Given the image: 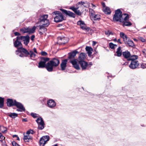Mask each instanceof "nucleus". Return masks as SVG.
I'll list each match as a JSON object with an SVG mask.
<instances>
[{"mask_svg": "<svg viewBox=\"0 0 146 146\" xmlns=\"http://www.w3.org/2000/svg\"><path fill=\"white\" fill-rule=\"evenodd\" d=\"M92 65V64L91 62L88 63V68L87 69L89 68Z\"/></svg>", "mask_w": 146, "mask_h": 146, "instance_id": "obj_52", "label": "nucleus"}, {"mask_svg": "<svg viewBox=\"0 0 146 146\" xmlns=\"http://www.w3.org/2000/svg\"><path fill=\"white\" fill-rule=\"evenodd\" d=\"M16 54L19 55L21 57H24L28 56L29 53L27 50L24 48L21 47L18 48V50L16 51Z\"/></svg>", "mask_w": 146, "mask_h": 146, "instance_id": "obj_2", "label": "nucleus"}, {"mask_svg": "<svg viewBox=\"0 0 146 146\" xmlns=\"http://www.w3.org/2000/svg\"><path fill=\"white\" fill-rule=\"evenodd\" d=\"M122 54L123 56L125 58H127V59L129 58L131 55L130 52L127 51L123 52Z\"/></svg>", "mask_w": 146, "mask_h": 146, "instance_id": "obj_26", "label": "nucleus"}, {"mask_svg": "<svg viewBox=\"0 0 146 146\" xmlns=\"http://www.w3.org/2000/svg\"><path fill=\"white\" fill-rule=\"evenodd\" d=\"M20 38L21 40H23L24 41V44L25 45H27L29 42L30 38L28 36H21L20 37Z\"/></svg>", "mask_w": 146, "mask_h": 146, "instance_id": "obj_14", "label": "nucleus"}, {"mask_svg": "<svg viewBox=\"0 0 146 146\" xmlns=\"http://www.w3.org/2000/svg\"><path fill=\"white\" fill-rule=\"evenodd\" d=\"M34 38H35V36L33 35H32L31 37V40H33Z\"/></svg>", "mask_w": 146, "mask_h": 146, "instance_id": "obj_55", "label": "nucleus"}, {"mask_svg": "<svg viewBox=\"0 0 146 146\" xmlns=\"http://www.w3.org/2000/svg\"><path fill=\"white\" fill-rule=\"evenodd\" d=\"M126 35L123 32H121L120 33V36L122 38Z\"/></svg>", "mask_w": 146, "mask_h": 146, "instance_id": "obj_50", "label": "nucleus"}, {"mask_svg": "<svg viewBox=\"0 0 146 146\" xmlns=\"http://www.w3.org/2000/svg\"><path fill=\"white\" fill-rule=\"evenodd\" d=\"M122 38L123 39V41L125 43V42H127V41L128 39V37H127L126 35L125 36H123V37Z\"/></svg>", "mask_w": 146, "mask_h": 146, "instance_id": "obj_45", "label": "nucleus"}, {"mask_svg": "<svg viewBox=\"0 0 146 146\" xmlns=\"http://www.w3.org/2000/svg\"><path fill=\"white\" fill-rule=\"evenodd\" d=\"M16 101L15 100H13L11 99H8L7 100V105L8 106H15Z\"/></svg>", "mask_w": 146, "mask_h": 146, "instance_id": "obj_19", "label": "nucleus"}, {"mask_svg": "<svg viewBox=\"0 0 146 146\" xmlns=\"http://www.w3.org/2000/svg\"><path fill=\"white\" fill-rule=\"evenodd\" d=\"M24 140L26 142H28L30 140H31L32 138V137H31L29 135H26L25 134H24Z\"/></svg>", "mask_w": 146, "mask_h": 146, "instance_id": "obj_25", "label": "nucleus"}, {"mask_svg": "<svg viewBox=\"0 0 146 146\" xmlns=\"http://www.w3.org/2000/svg\"><path fill=\"white\" fill-rule=\"evenodd\" d=\"M102 5L103 7V9L104 12L106 14H109L111 13V11L110 8L106 6L105 3L102 2Z\"/></svg>", "mask_w": 146, "mask_h": 146, "instance_id": "obj_11", "label": "nucleus"}, {"mask_svg": "<svg viewBox=\"0 0 146 146\" xmlns=\"http://www.w3.org/2000/svg\"><path fill=\"white\" fill-rule=\"evenodd\" d=\"M59 63V61L58 59L54 58L47 63L46 69L48 71L52 72L53 71V67L57 66Z\"/></svg>", "mask_w": 146, "mask_h": 146, "instance_id": "obj_1", "label": "nucleus"}, {"mask_svg": "<svg viewBox=\"0 0 146 146\" xmlns=\"http://www.w3.org/2000/svg\"><path fill=\"white\" fill-rule=\"evenodd\" d=\"M105 34L108 36H109L110 35H113L112 33L109 31H108L105 32Z\"/></svg>", "mask_w": 146, "mask_h": 146, "instance_id": "obj_44", "label": "nucleus"}, {"mask_svg": "<svg viewBox=\"0 0 146 146\" xmlns=\"http://www.w3.org/2000/svg\"><path fill=\"white\" fill-rule=\"evenodd\" d=\"M12 143L13 146H20L19 145H18L16 142L15 141L12 142Z\"/></svg>", "mask_w": 146, "mask_h": 146, "instance_id": "obj_47", "label": "nucleus"}, {"mask_svg": "<svg viewBox=\"0 0 146 146\" xmlns=\"http://www.w3.org/2000/svg\"><path fill=\"white\" fill-rule=\"evenodd\" d=\"M86 50L87 52L88 53L89 56H91V54L92 53L93 51L92 48L89 46H86Z\"/></svg>", "mask_w": 146, "mask_h": 146, "instance_id": "obj_29", "label": "nucleus"}, {"mask_svg": "<svg viewBox=\"0 0 146 146\" xmlns=\"http://www.w3.org/2000/svg\"><path fill=\"white\" fill-rule=\"evenodd\" d=\"M44 26L43 25L40 26L38 32L40 35L43 34V33H45L47 31L46 29L45 28Z\"/></svg>", "mask_w": 146, "mask_h": 146, "instance_id": "obj_22", "label": "nucleus"}, {"mask_svg": "<svg viewBox=\"0 0 146 146\" xmlns=\"http://www.w3.org/2000/svg\"><path fill=\"white\" fill-rule=\"evenodd\" d=\"M110 47L111 49H114L115 47H117V45L113 44L111 42L109 44Z\"/></svg>", "mask_w": 146, "mask_h": 146, "instance_id": "obj_40", "label": "nucleus"}, {"mask_svg": "<svg viewBox=\"0 0 146 146\" xmlns=\"http://www.w3.org/2000/svg\"><path fill=\"white\" fill-rule=\"evenodd\" d=\"M23 121H27V120L26 119H23Z\"/></svg>", "mask_w": 146, "mask_h": 146, "instance_id": "obj_60", "label": "nucleus"}, {"mask_svg": "<svg viewBox=\"0 0 146 146\" xmlns=\"http://www.w3.org/2000/svg\"><path fill=\"white\" fill-rule=\"evenodd\" d=\"M60 10L62 11L63 13L70 17H72L74 18L75 17V14L72 12L63 9H60Z\"/></svg>", "mask_w": 146, "mask_h": 146, "instance_id": "obj_9", "label": "nucleus"}, {"mask_svg": "<svg viewBox=\"0 0 146 146\" xmlns=\"http://www.w3.org/2000/svg\"><path fill=\"white\" fill-rule=\"evenodd\" d=\"M41 54L42 56H45L47 54L46 52L42 51L41 52Z\"/></svg>", "mask_w": 146, "mask_h": 146, "instance_id": "obj_49", "label": "nucleus"}, {"mask_svg": "<svg viewBox=\"0 0 146 146\" xmlns=\"http://www.w3.org/2000/svg\"><path fill=\"white\" fill-rule=\"evenodd\" d=\"M138 39L139 40H141L142 42H144L146 41L145 39L141 37H139Z\"/></svg>", "mask_w": 146, "mask_h": 146, "instance_id": "obj_46", "label": "nucleus"}, {"mask_svg": "<svg viewBox=\"0 0 146 146\" xmlns=\"http://www.w3.org/2000/svg\"><path fill=\"white\" fill-rule=\"evenodd\" d=\"M52 146H58V145L57 144H55Z\"/></svg>", "mask_w": 146, "mask_h": 146, "instance_id": "obj_64", "label": "nucleus"}, {"mask_svg": "<svg viewBox=\"0 0 146 146\" xmlns=\"http://www.w3.org/2000/svg\"><path fill=\"white\" fill-rule=\"evenodd\" d=\"M29 52L30 53L29 55H30V58L32 59H33L35 58L36 55V54L32 50L30 51Z\"/></svg>", "mask_w": 146, "mask_h": 146, "instance_id": "obj_32", "label": "nucleus"}, {"mask_svg": "<svg viewBox=\"0 0 146 146\" xmlns=\"http://www.w3.org/2000/svg\"><path fill=\"white\" fill-rule=\"evenodd\" d=\"M139 65V63L137 60H133L131 61L129 65V67L130 68L134 69L137 68Z\"/></svg>", "mask_w": 146, "mask_h": 146, "instance_id": "obj_13", "label": "nucleus"}, {"mask_svg": "<svg viewBox=\"0 0 146 146\" xmlns=\"http://www.w3.org/2000/svg\"><path fill=\"white\" fill-rule=\"evenodd\" d=\"M122 51L120 47H119L117 49L116 52L117 54V56H118L120 57L122 55Z\"/></svg>", "mask_w": 146, "mask_h": 146, "instance_id": "obj_31", "label": "nucleus"}, {"mask_svg": "<svg viewBox=\"0 0 146 146\" xmlns=\"http://www.w3.org/2000/svg\"><path fill=\"white\" fill-rule=\"evenodd\" d=\"M77 24L78 25H80L81 28L83 30H87V29L86 28V25L83 21H80L77 22Z\"/></svg>", "mask_w": 146, "mask_h": 146, "instance_id": "obj_23", "label": "nucleus"}, {"mask_svg": "<svg viewBox=\"0 0 146 146\" xmlns=\"http://www.w3.org/2000/svg\"><path fill=\"white\" fill-rule=\"evenodd\" d=\"M31 116L34 118H35L36 117V114L33 113H31Z\"/></svg>", "mask_w": 146, "mask_h": 146, "instance_id": "obj_51", "label": "nucleus"}, {"mask_svg": "<svg viewBox=\"0 0 146 146\" xmlns=\"http://www.w3.org/2000/svg\"><path fill=\"white\" fill-rule=\"evenodd\" d=\"M78 51L77 50H75L72 52V53H70L69 54V56L68 57L69 59H72L74 58L75 56H76V54L77 53H78Z\"/></svg>", "mask_w": 146, "mask_h": 146, "instance_id": "obj_28", "label": "nucleus"}, {"mask_svg": "<svg viewBox=\"0 0 146 146\" xmlns=\"http://www.w3.org/2000/svg\"><path fill=\"white\" fill-rule=\"evenodd\" d=\"M45 65L44 62L40 61L38 63V67L39 68H43L45 67Z\"/></svg>", "mask_w": 146, "mask_h": 146, "instance_id": "obj_35", "label": "nucleus"}, {"mask_svg": "<svg viewBox=\"0 0 146 146\" xmlns=\"http://www.w3.org/2000/svg\"><path fill=\"white\" fill-rule=\"evenodd\" d=\"M36 27L34 26L32 28H23L20 30L21 32L22 33H33L35 30Z\"/></svg>", "mask_w": 146, "mask_h": 146, "instance_id": "obj_6", "label": "nucleus"}, {"mask_svg": "<svg viewBox=\"0 0 146 146\" xmlns=\"http://www.w3.org/2000/svg\"><path fill=\"white\" fill-rule=\"evenodd\" d=\"M71 62L72 64L73 67L77 70H80V68L77 63L76 60L74 59L72 60Z\"/></svg>", "mask_w": 146, "mask_h": 146, "instance_id": "obj_21", "label": "nucleus"}, {"mask_svg": "<svg viewBox=\"0 0 146 146\" xmlns=\"http://www.w3.org/2000/svg\"><path fill=\"white\" fill-rule=\"evenodd\" d=\"M133 40L135 41H136V42H137V40L136 39H135V38H134L133 39Z\"/></svg>", "mask_w": 146, "mask_h": 146, "instance_id": "obj_62", "label": "nucleus"}, {"mask_svg": "<svg viewBox=\"0 0 146 146\" xmlns=\"http://www.w3.org/2000/svg\"><path fill=\"white\" fill-rule=\"evenodd\" d=\"M143 53L144 54L145 56H146V49H144L142 51Z\"/></svg>", "mask_w": 146, "mask_h": 146, "instance_id": "obj_53", "label": "nucleus"}, {"mask_svg": "<svg viewBox=\"0 0 146 146\" xmlns=\"http://www.w3.org/2000/svg\"><path fill=\"white\" fill-rule=\"evenodd\" d=\"M83 70L87 69L88 68V63L85 61L79 62Z\"/></svg>", "mask_w": 146, "mask_h": 146, "instance_id": "obj_16", "label": "nucleus"}, {"mask_svg": "<svg viewBox=\"0 0 146 146\" xmlns=\"http://www.w3.org/2000/svg\"><path fill=\"white\" fill-rule=\"evenodd\" d=\"M95 6L93 4H92V8H93L94 7H95Z\"/></svg>", "mask_w": 146, "mask_h": 146, "instance_id": "obj_61", "label": "nucleus"}, {"mask_svg": "<svg viewBox=\"0 0 146 146\" xmlns=\"http://www.w3.org/2000/svg\"><path fill=\"white\" fill-rule=\"evenodd\" d=\"M123 22H124L123 24V25L124 26H129L131 25V23L130 22L126 21Z\"/></svg>", "mask_w": 146, "mask_h": 146, "instance_id": "obj_41", "label": "nucleus"}, {"mask_svg": "<svg viewBox=\"0 0 146 146\" xmlns=\"http://www.w3.org/2000/svg\"><path fill=\"white\" fill-rule=\"evenodd\" d=\"M15 106L19 109V110H17V111H22L25 110V108H24L23 105L19 102L16 101Z\"/></svg>", "mask_w": 146, "mask_h": 146, "instance_id": "obj_17", "label": "nucleus"}, {"mask_svg": "<svg viewBox=\"0 0 146 146\" xmlns=\"http://www.w3.org/2000/svg\"><path fill=\"white\" fill-rule=\"evenodd\" d=\"M96 44V42L95 41H93L92 45L93 46H94Z\"/></svg>", "mask_w": 146, "mask_h": 146, "instance_id": "obj_58", "label": "nucleus"}, {"mask_svg": "<svg viewBox=\"0 0 146 146\" xmlns=\"http://www.w3.org/2000/svg\"><path fill=\"white\" fill-rule=\"evenodd\" d=\"M0 138L3 139H4L5 138V137L3 136L2 135H1V137H0Z\"/></svg>", "mask_w": 146, "mask_h": 146, "instance_id": "obj_59", "label": "nucleus"}, {"mask_svg": "<svg viewBox=\"0 0 146 146\" xmlns=\"http://www.w3.org/2000/svg\"><path fill=\"white\" fill-rule=\"evenodd\" d=\"M117 41L118 42H119L120 44H121L122 43L121 42V40L120 39H119L117 40Z\"/></svg>", "mask_w": 146, "mask_h": 146, "instance_id": "obj_57", "label": "nucleus"}, {"mask_svg": "<svg viewBox=\"0 0 146 146\" xmlns=\"http://www.w3.org/2000/svg\"><path fill=\"white\" fill-rule=\"evenodd\" d=\"M4 106V98L0 97V108H2Z\"/></svg>", "mask_w": 146, "mask_h": 146, "instance_id": "obj_38", "label": "nucleus"}, {"mask_svg": "<svg viewBox=\"0 0 146 146\" xmlns=\"http://www.w3.org/2000/svg\"><path fill=\"white\" fill-rule=\"evenodd\" d=\"M0 129L3 133H6L7 131V129L3 126L1 127Z\"/></svg>", "mask_w": 146, "mask_h": 146, "instance_id": "obj_39", "label": "nucleus"}, {"mask_svg": "<svg viewBox=\"0 0 146 146\" xmlns=\"http://www.w3.org/2000/svg\"><path fill=\"white\" fill-rule=\"evenodd\" d=\"M92 20H99L100 19V14H94L91 16Z\"/></svg>", "mask_w": 146, "mask_h": 146, "instance_id": "obj_27", "label": "nucleus"}, {"mask_svg": "<svg viewBox=\"0 0 146 146\" xmlns=\"http://www.w3.org/2000/svg\"><path fill=\"white\" fill-rule=\"evenodd\" d=\"M41 61L43 62H44L45 64H46V63L48 61L49 59L48 58H46V57H42L41 58Z\"/></svg>", "mask_w": 146, "mask_h": 146, "instance_id": "obj_37", "label": "nucleus"}, {"mask_svg": "<svg viewBox=\"0 0 146 146\" xmlns=\"http://www.w3.org/2000/svg\"><path fill=\"white\" fill-rule=\"evenodd\" d=\"M8 115L12 118H15L17 116V114L15 113H8Z\"/></svg>", "mask_w": 146, "mask_h": 146, "instance_id": "obj_34", "label": "nucleus"}, {"mask_svg": "<svg viewBox=\"0 0 146 146\" xmlns=\"http://www.w3.org/2000/svg\"><path fill=\"white\" fill-rule=\"evenodd\" d=\"M53 15L55 14L56 16L54 18V21L56 22H59L62 21L64 20V17L61 13L59 11H55L52 13Z\"/></svg>", "mask_w": 146, "mask_h": 146, "instance_id": "obj_4", "label": "nucleus"}, {"mask_svg": "<svg viewBox=\"0 0 146 146\" xmlns=\"http://www.w3.org/2000/svg\"><path fill=\"white\" fill-rule=\"evenodd\" d=\"M38 125V128L42 130L44 127V123L42 118L40 117L38 118L36 120Z\"/></svg>", "mask_w": 146, "mask_h": 146, "instance_id": "obj_8", "label": "nucleus"}, {"mask_svg": "<svg viewBox=\"0 0 146 146\" xmlns=\"http://www.w3.org/2000/svg\"><path fill=\"white\" fill-rule=\"evenodd\" d=\"M85 3L83 1H80L78 3V4H79L81 5H83L84 6H85Z\"/></svg>", "mask_w": 146, "mask_h": 146, "instance_id": "obj_48", "label": "nucleus"}, {"mask_svg": "<svg viewBox=\"0 0 146 146\" xmlns=\"http://www.w3.org/2000/svg\"><path fill=\"white\" fill-rule=\"evenodd\" d=\"M68 41V39L65 37H59L58 38V42L60 44H64L67 43Z\"/></svg>", "mask_w": 146, "mask_h": 146, "instance_id": "obj_10", "label": "nucleus"}, {"mask_svg": "<svg viewBox=\"0 0 146 146\" xmlns=\"http://www.w3.org/2000/svg\"><path fill=\"white\" fill-rule=\"evenodd\" d=\"M47 104L48 106L50 108H52L56 105L55 102L52 100H50L47 101Z\"/></svg>", "mask_w": 146, "mask_h": 146, "instance_id": "obj_18", "label": "nucleus"}, {"mask_svg": "<svg viewBox=\"0 0 146 146\" xmlns=\"http://www.w3.org/2000/svg\"><path fill=\"white\" fill-rule=\"evenodd\" d=\"M70 9L72 10L77 15L79 16L81 15L82 13L80 10H78V8H76L74 7H71Z\"/></svg>", "mask_w": 146, "mask_h": 146, "instance_id": "obj_20", "label": "nucleus"}, {"mask_svg": "<svg viewBox=\"0 0 146 146\" xmlns=\"http://www.w3.org/2000/svg\"><path fill=\"white\" fill-rule=\"evenodd\" d=\"M48 15H41L39 18L40 22L42 23L45 27L48 26L50 24L49 20L47 19Z\"/></svg>", "mask_w": 146, "mask_h": 146, "instance_id": "obj_5", "label": "nucleus"}, {"mask_svg": "<svg viewBox=\"0 0 146 146\" xmlns=\"http://www.w3.org/2000/svg\"><path fill=\"white\" fill-rule=\"evenodd\" d=\"M137 58V56L135 55H133L132 56H130L129 58L128 59V60H136Z\"/></svg>", "mask_w": 146, "mask_h": 146, "instance_id": "obj_33", "label": "nucleus"}, {"mask_svg": "<svg viewBox=\"0 0 146 146\" xmlns=\"http://www.w3.org/2000/svg\"><path fill=\"white\" fill-rule=\"evenodd\" d=\"M122 15H124L125 16H124L123 19V21H121L124 22L128 20L129 18V16L128 15L126 14H122Z\"/></svg>", "mask_w": 146, "mask_h": 146, "instance_id": "obj_36", "label": "nucleus"}, {"mask_svg": "<svg viewBox=\"0 0 146 146\" xmlns=\"http://www.w3.org/2000/svg\"><path fill=\"white\" fill-rule=\"evenodd\" d=\"M50 139L49 136L46 135L42 137L40 140V146H44L46 142L48 141Z\"/></svg>", "mask_w": 146, "mask_h": 146, "instance_id": "obj_7", "label": "nucleus"}, {"mask_svg": "<svg viewBox=\"0 0 146 146\" xmlns=\"http://www.w3.org/2000/svg\"><path fill=\"white\" fill-rule=\"evenodd\" d=\"M14 34L16 36H18L20 35V34L18 32H15L14 33Z\"/></svg>", "mask_w": 146, "mask_h": 146, "instance_id": "obj_54", "label": "nucleus"}, {"mask_svg": "<svg viewBox=\"0 0 146 146\" xmlns=\"http://www.w3.org/2000/svg\"><path fill=\"white\" fill-rule=\"evenodd\" d=\"M33 50H34V52L35 53H37L36 49V48H34Z\"/></svg>", "mask_w": 146, "mask_h": 146, "instance_id": "obj_56", "label": "nucleus"}, {"mask_svg": "<svg viewBox=\"0 0 146 146\" xmlns=\"http://www.w3.org/2000/svg\"><path fill=\"white\" fill-rule=\"evenodd\" d=\"M126 42L125 43L129 46L133 47L134 46L133 42L130 39H128Z\"/></svg>", "mask_w": 146, "mask_h": 146, "instance_id": "obj_30", "label": "nucleus"}, {"mask_svg": "<svg viewBox=\"0 0 146 146\" xmlns=\"http://www.w3.org/2000/svg\"><path fill=\"white\" fill-rule=\"evenodd\" d=\"M113 41H115V42H116V41H117V39L116 38L114 39L113 40Z\"/></svg>", "mask_w": 146, "mask_h": 146, "instance_id": "obj_63", "label": "nucleus"}, {"mask_svg": "<svg viewBox=\"0 0 146 146\" xmlns=\"http://www.w3.org/2000/svg\"><path fill=\"white\" fill-rule=\"evenodd\" d=\"M86 55L85 53L82 52L81 53L78 57V62L84 61V60L86 58Z\"/></svg>", "mask_w": 146, "mask_h": 146, "instance_id": "obj_15", "label": "nucleus"}, {"mask_svg": "<svg viewBox=\"0 0 146 146\" xmlns=\"http://www.w3.org/2000/svg\"><path fill=\"white\" fill-rule=\"evenodd\" d=\"M67 62V60L66 59L62 61L60 65L61 69L62 70H64L65 69Z\"/></svg>", "mask_w": 146, "mask_h": 146, "instance_id": "obj_24", "label": "nucleus"}, {"mask_svg": "<svg viewBox=\"0 0 146 146\" xmlns=\"http://www.w3.org/2000/svg\"><path fill=\"white\" fill-rule=\"evenodd\" d=\"M122 12L120 10L118 9L115 12V14L113 17V20L114 21H119L121 22L123 19L124 15H122Z\"/></svg>", "mask_w": 146, "mask_h": 146, "instance_id": "obj_3", "label": "nucleus"}, {"mask_svg": "<svg viewBox=\"0 0 146 146\" xmlns=\"http://www.w3.org/2000/svg\"><path fill=\"white\" fill-rule=\"evenodd\" d=\"M89 12L91 14V16L94 15L95 14L94 13V11L93 9H89Z\"/></svg>", "mask_w": 146, "mask_h": 146, "instance_id": "obj_42", "label": "nucleus"}, {"mask_svg": "<svg viewBox=\"0 0 146 146\" xmlns=\"http://www.w3.org/2000/svg\"><path fill=\"white\" fill-rule=\"evenodd\" d=\"M34 133V131L32 130H30L28 131H27L26 133V134L27 135H29L30 133L31 134H33Z\"/></svg>", "mask_w": 146, "mask_h": 146, "instance_id": "obj_43", "label": "nucleus"}, {"mask_svg": "<svg viewBox=\"0 0 146 146\" xmlns=\"http://www.w3.org/2000/svg\"><path fill=\"white\" fill-rule=\"evenodd\" d=\"M21 39L19 36H17V38L16 40L14 43V45L15 47L18 48L20 47L21 48L22 44L21 42L19 41Z\"/></svg>", "mask_w": 146, "mask_h": 146, "instance_id": "obj_12", "label": "nucleus"}]
</instances>
